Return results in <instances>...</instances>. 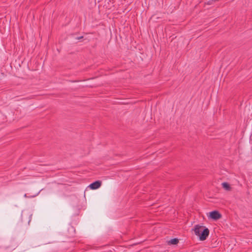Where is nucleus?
<instances>
[{"instance_id":"obj_1","label":"nucleus","mask_w":252,"mask_h":252,"mask_svg":"<svg viewBox=\"0 0 252 252\" xmlns=\"http://www.w3.org/2000/svg\"><path fill=\"white\" fill-rule=\"evenodd\" d=\"M193 230L195 234L199 237L200 241L205 240L209 235V229L204 226L195 225Z\"/></svg>"},{"instance_id":"obj_3","label":"nucleus","mask_w":252,"mask_h":252,"mask_svg":"<svg viewBox=\"0 0 252 252\" xmlns=\"http://www.w3.org/2000/svg\"><path fill=\"white\" fill-rule=\"evenodd\" d=\"M102 182L101 181L97 180L91 183L89 187L92 189H96L100 187Z\"/></svg>"},{"instance_id":"obj_2","label":"nucleus","mask_w":252,"mask_h":252,"mask_svg":"<svg viewBox=\"0 0 252 252\" xmlns=\"http://www.w3.org/2000/svg\"><path fill=\"white\" fill-rule=\"evenodd\" d=\"M209 217L214 220H217L220 219L222 215L218 211L214 210L209 213Z\"/></svg>"},{"instance_id":"obj_4","label":"nucleus","mask_w":252,"mask_h":252,"mask_svg":"<svg viewBox=\"0 0 252 252\" xmlns=\"http://www.w3.org/2000/svg\"><path fill=\"white\" fill-rule=\"evenodd\" d=\"M222 187L226 190L230 191L231 189V187L229 183L227 182H223L221 184Z\"/></svg>"},{"instance_id":"obj_5","label":"nucleus","mask_w":252,"mask_h":252,"mask_svg":"<svg viewBox=\"0 0 252 252\" xmlns=\"http://www.w3.org/2000/svg\"><path fill=\"white\" fill-rule=\"evenodd\" d=\"M179 243V239L177 238H173L167 241V244L169 245H177Z\"/></svg>"},{"instance_id":"obj_6","label":"nucleus","mask_w":252,"mask_h":252,"mask_svg":"<svg viewBox=\"0 0 252 252\" xmlns=\"http://www.w3.org/2000/svg\"><path fill=\"white\" fill-rule=\"evenodd\" d=\"M83 38V36H79V37H77L76 38L77 39H78V40H79V39H82Z\"/></svg>"}]
</instances>
